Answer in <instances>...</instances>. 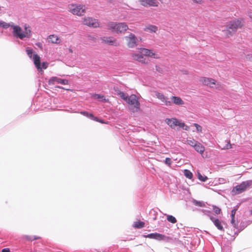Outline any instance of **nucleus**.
I'll use <instances>...</instances> for the list:
<instances>
[{
    "mask_svg": "<svg viewBox=\"0 0 252 252\" xmlns=\"http://www.w3.org/2000/svg\"><path fill=\"white\" fill-rule=\"evenodd\" d=\"M210 219L213 222L215 225L219 230L224 231V229L223 226L221 224V221L219 219H215L213 217H210Z\"/></svg>",
    "mask_w": 252,
    "mask_h": 252,
    "instance_id": "5701e85b",
    "label": "nucleus"
},
{
    "mask_svg": "<svg viewBox=\"0 0 252 252\" xmlns=\"http://www.w3.org/2000/svg\"><path fill=\"white\" fill-rule=\"evenodd\" d=\"M144 237L145 238L154 239L158 240H163L165 238V236L164 235L158 233L149 234L148 235H144Z\"/></svg>",
    "mask_w": 252,
    "mask_h": 252,
    "instance_id": "f3484780",
    "label": "nucleus"
},
{
    "mask_svg": "<svg viewBox=\"0 0 252 252\" xmlns=\"http://www.w3.org/2000/svg\"><path fill=\"white\" fill-rule=\"evenodd\" d=\"M231 223L235 227L237 228L238 227V221L235 219V217H231Z\"/></svg>",
    "mask_w": 252,
    "mask_h": 252,
    "instance_id": "473e14b6",
    "label": "nucleus"
},
{
    "mask_svg": "<svg viewBox=\"0 0 252 252\" xmlns=\"http://www.w3.org/2000/svg\"><path fill=\"white\" fill-rule=\"evenodd\" d=\"M36 45L38 47H40V48H41V47H42V45H41V44L40 42H38V43H36Z\"/></svg>",
    "mask_w": 252,
    "mask_h": 252,
    "instance_id": "49530a36",
    "label": "nucleus"
},
{
    "mask_svg": "<svg viewBox=\"0 0 252 252\" xmlns=\"http://www.w3.org/2000/svg\"><path fill=\"white\" fill-rule=\"evenodd\" d=\"M167 220L168 221L171 222L173 223H175L177 222L176 218L174 217L171 215L167 216Z\"/></svg>",
    "mask_w": 252,
    "mask_h": 252,
    "instance_id": "2f4dec72",
    "label": "nucleus"
},
{
    "mask_svg": "<svg viewBox=\"0 0 252 252\" xmlns=\"http://www.w3.org/2000/svg\"><path fill=\"white\" fill-rule=\"evenodd\" d=\"M80 113L85 116H86L96 122H99L101 124H104L105 123L104 122V121L102 120H100L98 118L96 117H95L94 116V115L92 113H88V112H86V111H81L80 112Z\"/></svg>",
    "mask_w": 252,
    "mask_h": 252,
    "instance_id": "a211bd4d",
    "label": "nucleus"
},
{
    "mask_svg": "<svg viewBox=\"0 0 252 252\" xmlns=\"http://www.w3.org/2000/svg\"><path fill=\"white\" fill-rule=\"evenodd\" d=\"M199 81L203 85L210 88L219 89L221 87L220 83L218 82L216 80L212 78L202 77L200 78Z\"/></svg>",
    "mask_w": 252,
    "mask_h": 252,
    "instance_id": "39448f33",
    "label": "nucleus"
},
{
    "mask_svg": "<svg viewBox=\"0 0 252 252\" xmlns=\"http://www.w3.org/2000/svg\"><path fill=\"white\" fill-rule=\"evenodd\" d=\"M107 30L112 33L124 34L128 29V25L125 22L110 21L107 24Z\"/></svg>",
    "mask_w": 252,
    "mask_h": 252,
    "instance_id": "f03ea898",
    "label": "nucleus"
},
{
    "mask_svg": "<svg viewBox=\"0 0 252 252\" xmlns=\"http://www.w3.org/2000/svg\"><path fill=\"white\" fill-rule=\"evenodd\" d=\"M69 51L70 53H72V50L71 49H70Z\"/></svg>",
    "mask_w": 252,
    "mask_h": 252,
    "instance_id": "8fccbe9b",
    "label": "nucleus"
},
{
    "mask_svg": "<svg viewBox=\"0 0 252 252\" xmlns=\"http://www.w3.org/2000/svg\"><path fill=\"white\" fill-rule=\"evenodd\" d=\"M131 57L132 59L136 61L141 62L143 63H147L146 59L144 58L142 53L140 52V50L138 53H132L131 54Z\"/></svg>",
    "mask_w": 252,
    "mask_h": 252,
    "instance_id": "ddd939ff",
    "label": "nucleus"
},
{
    "mask_svg": "<svg viewBox=\"0 0 252 252\" xmlns=\"http://www.w3.org/2000/svg\"><path fill=\"white\" fill-rule=\"evenodd\" d=\"M212 207H213V209L216 214L218 215L220 213L221 209L219 207H218L215 205H213Z\"/></svg>",
    "mask_w": 252,
    "mask_h": 252,
    "instance_id": "72a5a7b5",
    "label": "nucleus"
},
{
    "mask_svg": "<svg viewBox=\"0 0 252 252\" xmlns=\"http://www.w3.org/2000/svg\"><path fill=\"white\" fill-rule=\"evenodd\" d=\"M193 203L195 205L199 207H205L206 206L205 203L204 202L197 201L196 200H193Z\"/></svg>",
    "mask_w": 252,
    "mask_h": 252,
    "instance_id": "c85d7f7f",
    "label": "nucleus"
},
{
    "mask_svg": "<svg viewBox=\"0 0 252 252\" xmlns=\"http://www.w3.org/2000/svg\"><path fill=\"white\" fill-rule=\"evenodd\" d=\"M245 58L247 61L252 62V55L248 54L246 56Z\"/></svg>",
    "mask_w": 252,
    "mask_h": 252,
    "instance_id": "a19ab883",
    "label": "nucleus"
},
{
    "mask_svg": "<svg viewBox=\"0 0 252 252\" xmlns=\"http://www.w3.org/2000/svg\"><path fill=\"white\" fill-rule=\"evenodd\" d=\"M197 177L200 181L202 182H205L208 180V177L206 176H203L199 172L197 173Z\"/></svg>",
    "mask_w": 252,
    "mask_h": 252,
    "instance_id": "7c9ffc66",
    "label": "nucleus"
},
{
    "mask_svg": "<svg viewBox=\"0 0 252 252\" xmlns=\"http://www.w3.org/2000/svg\"><path fill=\"white\" fill-rule=\"evenodd\" d=\"M252 184V180L242 182L240 185H237L233 188L232 192L233 194H240L245 191Z\"/></svg>",
    "mask_w": 252,
    "mask_h": 252,
    "instance_id": "6e6552de",
    "label": "nucleus"
},
{
    "mask_svg": "<svg viewBox=\"0 0 252 252\" xmlns=\"http://www.w3.org/2000/svg\"><path fill=\"white\" fill-rule=\"evenodd\" d=\"M158 30V27L153 25H149L144 28L145 32H156Z\"/></svg>",
    "mask_w": 252,
    "mask_h": 252,
    "instance_id": "b1692460",
    "label": "nucleus"
},
{
    "mask_svg": "<svg viewBox=\"0 0 252 252\" xmlns=\"http://www.w3.org/2000/svg\"><path fill=\"white\" fill-rule=\"evenodd\" d=\"M94 96L97 99H102V100H105V99L104 98L105 97L103 95H101V94H95L94 95Z\"/></svg>",
    "mask_w": 252,
    "mask_h": 252,
    "instance_id": "e433bc0d",
    "label": "nucleus"
},
{
    "mask_svg": "<svg viewBox=\"0 0 252 252\" xmlns=\"http://www.w3.org/2000/svg\"><path fill=\"white\" fill-rule=\"evenodd\" d=\"M145 226V222L138 220L134 222L133 227L136 228H141Z\"/></svg>",
    "mask_w": 252,
    "mask_h": 252,
    "instance_id": "393cba45",
    "label": "nucleus"
},
{
    "mask_svg": "<svg viewBox=\"0 0 252 252\" xmlns=\"http://www.w3.org/2000/svg\"><path fill=\"white\" fill-rule=\"evenodd\" d=\"M126 103L128 105V108L133 113L137 112L140 110V103L138 97L134 94L128 96Z\"/></svg>",
    "mask_w": 252,
    "mask_h": 252,
    "instance_id": "7ed1b4c3",
    "label": "nucleus"
},
{
    "mask_svg": "<svg viewBox=\"0 0 252 252\" xmlns=\"http://www.w3.org/2000/svg\"><path fill=\"white\" fill-rule=\"evenodd\" d=\"M194 126L196 127V130L199 132H201L202 131V128L199 125L194 123L193 124Z\"/></svg>",
    "mask_w": 252,
    "mask_h": 252,
    "instance_id": "c9c22d12",
    "label": "nucleus"
},
{
    "mask_svg": "<svg viewBox=\"0 0 252 252\" xmlns=\"http://www.w3.org/2000/svg\"><path fill=\"white\" fill-rule=\"evenodd\" d=\"M251 41L252 42V38Z\"/></svg>",
    "mask_w": 252,
    "mask_h": 252,
    "instance_id": "3c124183",
    "label": "nucleus"
},
{
    "mask_svg": "<svg viewBox=\"0 0 252 252\" xmlns=\"http://www.w3.org/2000/svg\"><path fill=\"white\" fill-rule=\"evenodd\" d=\"M1 252H10V250L8 248L3 249Z\"/></svg>",
    "mask_w": 252,
    "mask_h": 252,
    "instance_id": "c03bdc74",
    "label": "nucleus"
},
{
    "mask_svg": "<svg viewBox=\"0 0 252 252\" xmlns=\"http://www.w3.org/2000/svg\"><path fill=\"white\" fill-rule=\"evenodd\" d=\"M184 173L185 176L189 179H191L193 177L192 173L188 169H185L184 171Z\"/></svg>",
    "mask_w": 252,
    "mask_h": 252,
    "instance_id": "cd10ccee",
    "label": "nucleus"
},
{
    "mask_svg": "<svg viewBox=\"0 0 252 252\" xmlns=\"http://www.w3.org/2000/svg\"><path fill=\"white\" fill-rule=\"evenodd\" d=\"M102 41L105 43L110 45L118 46L120 45L118 40L113 37L104 36L101 38Z\"/></svg>",
    "mask_w": 252,
    "mask_h": 252,
    "instance_id": "9b49d317",
    "label": "nucleus"
},
{
    "mask_svg": "<svg viewBox=\"0 0 252 252\" xmlns=\"http://www.w3.org/2000/svg\"><path fill=\"white\" fill-rule=\"evenodd\" d=\"M192 147L196 152L200 153V154H203L205 151L204 146L201 143L198 141L197 142V143H196L195 145H194Z\"/></svg>",
    "mask_w": 252,
    "mask_h": 252,
    "instance_id": "4be33fe9",
    "label": "nucleus"
},
{
    "mask_svg": "<svg viewBox=\"0 0 252 252\" xmlns=\"http://www.w3.org/2000/svg\"><path fill=\"white\" fill-rule=\"evenodd\" d=\"M13 34L15 36L22 39L24 37H30L31 31L27 27H25V32H22V29L18 26H13Z\"/></svg>",
    "mask_w": 252,
    "mask_h": 252,
    "instance_id": "0eeeda50",
    "label": "nucleus"
},
{
    "mask_svg": "<svg viewBox=\"0 0 252 252\" xmlns=\"http://www.w3.org/2000/svg\"><path fill=\"white\" fill-rule=\"evenodd\" d=\"M232 148V145L231 144L230 141H226V144L223 146L221 149L223 150L229 149Z\"/></svg>",
    "mask_w": 252,
    "mask_h": 252,
    "instance_id": "f704fd0d",
    "label": "nucleus"
},
{
    "mask_svg": "<svg viewBox=\"0 0 252 252\" xmlns=\"http://www.w3.org/2000/svg\"><path fill=\"white\" fill-rule=\"evenodd\" d=\"M194 2L197 3H200L201 2L202 0H192Z\"/></svg>",
    "mask_w": 252,
    "mask_h": 252,
    "instance_id": "a18cd8bd",
    "label": "nucleus"
},
{
    "mask_svg": "<svg viewBox=\"0 0 252 252\" xmlns=\"http://www.w3.org/2000/svg\"><path fill=\"white\" fill-rule=\"evenodd\" d=\"M33 62L34 64L39 71H42V68L41 67V63H40V58L37 54L33 55Z\"/></svg>",
    "mask_w": 252,
    "mask_h": 252,
    "instance_id": "aec40b11",
    "label": "nucleus"
},
{
    "mask_svg": "<svg viewBox=\"0 0 252 252\" xmlns=\"http://www.w3.org/2000/svg\"><path fill=\"white\" fill-rule=\"evenodd\" d=\"M25 237L26 240H27L28 241H34L35 240H37V239H39L40 238V237L39 236H29V235H26L25 236Z\"/></svg>",
    "mask_w": 252,
    "mask_h": 252,
    "instance_id": "c756f323",
    "label": "nucleus"
},
{
    "mask_svg": "<svg viewBox=\"0 0 252 252\" xmlns=\"http://www.w3.org/2000/svg\"><path fill=\"white\" fill-rule=\"evenodd\" d=\"M156 95L158 98L162 102L164 105L167 106L172 105V102L169 100L168 98L166 97L163 94L160 93H156Z\"/></svg>",
    "mask_w": 252,
    "mask_h": 252,
    "instance_id": "dca6fc26",
    "label": "nucleus"
},
{
    "mask_svg": "<svg viewBox=\"0 0 252 252\" xmlns=\"http://www.w3.org/2000/svg\"><path fill=\"white\" fill-rule=\"evenodd\" d=\"M49 63L47 62H43L42 63V67H41L43 69H46L48 66Z\"/></svg>",
    "mask_w": 252,
    "mask_h": 252,
    "instance_id": "ea45409f",
    "label": "nucleus"
},
{
    "mask_svg": "<svg viewBox=\"0 0 252 252\" xmlns=\"http://www.w3.org/2000/svg\"><path fill=\"white\" fill-rule=\"evenodd\" d=\"M57 88H60V89H63V87H60V86H57Z\"/></svg>",
    "mask_w": 252,
    "mask_h": 252,
    "instance_id": "09e8293b",
    "label": "nucleus"
},
{
    "mask_svg": "<svg viewBox=\"0 0 252 252\" xmlns=\"http://www.w3.org/2000/svg\"><path fill=\"white\" fill-rule=\"evenodd\" d=\"M140 52L142 53L144 56L146 57H150L154 59H159V56L158 55L151 50H149L146 48H140Z\"/></svg>",
    "mask_w": 252,
    "mask_h": 252,
    "instance_id": "f8f14e48",
    "label": "nucleus"
},
{
    "mask_svg": "<svg viewBox=\"0 0 252 252\" xmlns=\"http://www.w3.org/2000/svg\"><path fill=\"white\" fill-rule=\"evenodd\" d=\"M48 83L49 85H54L55 83L63 85H67L68 84V81L67 80L62 79L57 77H52L49 79Z\"/></svg>",
    "mask_w": 252,
    "mask_h": 252,
    "instance_id": "4468645a",
    "label": "nucleus"
},
{
    "mask_svg": "<svg viewBox=\"0 0 252 252\" xmlns=\"http://www.w3.org/2000/svg\"><path fill=\"white\" fill-rule=\"evenodd\" d=\"M82 23L90 27L97 28L99 27V24L96 19L90 17H85L82 19Z\"/></svg>",
    "mask_w": 252,
    "mask_h": 252,
    "instance_id": "9d476101",
    "label": "nucleus"
},
{
    "mask_svg": "<svg viewBox=\"0 0 252 252\" xmlns=\"http://www.w3.org/2000/svg\"><path fill=\"white\" fill-rule=\"evenodd\" d=\"M117 94H118L126 102L127 101V99H128L129 96L127 95L125 93L123 92H121L119 90H118L117 92Z\"/></svg>",
    "mask_w": 252,
    "mask_h": 252,
    "instance_id": "a878e982",
    "label": "nucleus"
},
{
    "mask_svg": "<svg viewBox=\"0 0 252 252\" xmlns=\"http://www.w3.org/2000/svg\"><path fill=\"white\" fill-rule=\"evenodd\" d=\"M244 26V22L243 19H235L228 22L225 25V30L223 31L227 37L232 36L239 29Z\"/></svg>",
    "mask_w": 252,
    "mask_h": 252,
    "instance_id": "f257e3e1",
    "label": "nucleus"
},
{
    "mask_svg": "<svg viewBox=\"0 0 252 252\" xmlns=\"http://www.w3.org/2000/svg\"><path fill=\"white\" fill-rule=\"evenodd\" d=\"M125 39L126 41V44L128 48H133L138 45V39L137 37L132 33L127 36H126Z\"/></svg>",
    "mask_w": 252,
    "mask_h": 252,
    "instance_id": "1a4fd4ad",
    "label": "nucleus"
},
{
    "mask_svg": "<svg viewBox=\"0 0 252 252\" xmlns=\"http://www.w3.org/2000/svg\"><path fill=\"white\" fill-rule=\"evenodd\" d=\"M156 69L158 72H160L161 71V68L158 65L156 66Z\"/></svg>",
    "mask_w": 252,
    "mask_h": 252,
    "instance_id": "37998d69",
    "label": "nucleus"
},
{
    "mask_svg": "<svg viewBox=\"0 0 252 252\" xmlns=\"http://www.w3.org/2000/svg\"><path fill=\"white\" fill-rule=\"evenodd\" d=\"M165 163L168 165L170 166L172 163L171 158H166L165 160Z\"/></svg>",
    "mask_w": 252,
    "mask_h": 252,
    "instance_id": "58836bf2",
    "label": "nucleus"
},
{
    "mask_svg": "<svg viewBox=\"0 0 252 252\" xmlns=\"http://www.w3.org/2000/svg\"><path fill=\"white\" fill-rule=\"evenodd\" d=\"M165 122L172 128H175L176 126H178L184 130H189V126L175 118H167L165 120Z\"/></svg>",
    "mask_w": 252,
    "mask_h": 252,
    "instance_id": "423d86ee",
    "label": "nucleus"
},
{
    "mask_svg": "<svg viewBox=\"0 0 252 252\" xmlns=\"http://www.w3.org/2000/svg\"><path fill=\"white\" fill-rule=\"evenodd\" d=\"M197 141L195 140L193 138H189L187 140V143L188 145L190 146L191 147H193L196 143H197Z\"/></svg>",
    "mask_w": 252,
    "mask_h": 252,
    "instance_id": "bb28decb",
    "label": "nucleus"
},
{
    "mask_svg": "<svg viewBox=\"0 0 252 252\" xmlns=\"http://www.w3.org/2000/svg\"><path fill=\"white\" fill-rule=\"evenodd\" d=\"M27 53L28 55V56L31 58L32 55V50L31 49H27L26 50Z\"/></svg>",
    "mask_w": 252,
    "mask_h": 252,
    "instance_id": "4c0bfd02",
    "label": "nucleus"
},
{
    "mask_svg": "<svg viewBox=\"0 0 252 252\" xmlns=\"http://www.w3.org/2000/svg\"><path fill=\"white\" fill-rule=\"evenodd\" d=\"M68 11L73 15L82 16L86 11V7L83 4H70L68 5Z\"/></svg>",
    "mask_w": 252,
    "mask_h": 252,
    "instance_id": "20e7f679",
    "label": "nucleus"
},
{
    "mask_svg": "<svg viewBox=\"0 0 252 252\" xmlns=\"http://www.w3.org/2000/svg\"><path fill=\"white\" fill-rule=\"evenodd\" d=\"M139 3L143 6H158V2L157 0H139Z\"/></svg>",
    "mask_w": 252,
    "mask_h": 252,
    "instance_id": "2eb2a0df",
    "label": "nucleus"
},
{
    "mask_svg": "<svg viewBox=\"0 0 252 252\" xmlns=\"http://www.w3.org/2000/svg\"><path fill=\"white\" fill-rule=\"evenodd\" d=\"M237 209H233L231 212V217H235L236 212Z\"/></svg>",
    "mask_w": 252,
    "mask_h": 252,
    "instance_id": "79ce46f5",
    "label": "nucleus"
},
{
    "mask_svg": "<svg viewBox=\"0 0 252 252\" xmlns=\"http://www.w3.org/2000/svg\"><path fill=\"white\" fill-rule=\"evenodd\" d=\"M170 99L172 104L174 103L177 105H182L184 104V101L179 96H172L170 97Z\"/></svg>",
    "mask_w": 252,
    "mask_h": 252,
    "instance_id": "412c9836",
    "label": "nucleus"
},
{
    "mask_svg": "<svg viewBox=\"0 0 252 252\" xmlns=\"http://www.w3.org/2000/svg\"><path fill=\"white\" fill-rule=\"evenodd\" d=\"M249 16L251 19V20H252V12H250L249 13Z\"/></svg>",
    "mask_w": 252,
    "mask_h": 252,
    "instance_id": "de8ad7c7",
    "label": "nucleus"
},
{
    "mask_svg": "<svg viewBox=\"0 0 252 252\" xmlns=\"http://www.w3.org/2000/svg\"><path fill=\"white\" fill-rule=\"evenodd\" d=\"M47 39L48 42L53 44H59L61 42V39L55 34H51L48 36Z\"/></svg>",
    "mask_w": 252,
    "mask_h": 252,
    "instance_id": "6ab92c4d",
    "label": "nucleus"
}]
</instances>
